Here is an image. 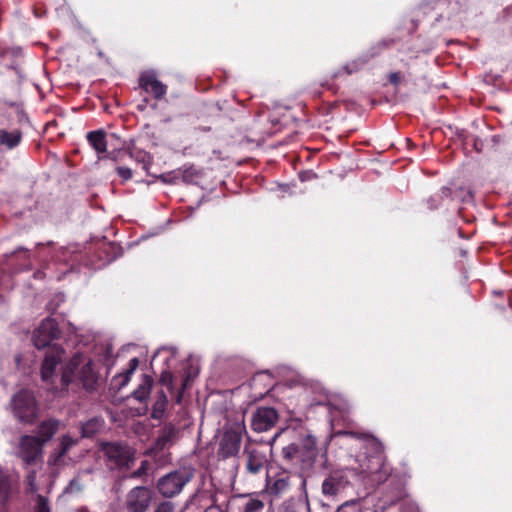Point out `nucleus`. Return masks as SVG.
<instances>
[{"label": "nucleus", "instance_id": "29", "mask_svg": "<svg viewBox=\"0 0 512 512\" xmlns=\"http://www.w3.org/2000/svg\"><path fill=\"white\" fill-rule=\"evenodd\" d=\"M336 512H362L361 502L359 499L345 501L337 508Z\"/></svg>", "mask_w": 512, "mask_h": 512}, {"label": "nucleus", "instance_id": "38", "mask_svg": "<svg viewBox=\"0 0 512 512\" xmlns=\"http://www.w3.org/2000/svg\"><path fill=\"white\" fill-rule=\"evenodd\" d=\"M402 75L400 72H391L388 75V81L394 86H398L401 83Z\"/></svg>", "mask_w": 512, "mask_h": 512}, {"label": "nucleus", "instance_id": "28", "mask_svg": "<svg viewBox=\"0 0 512 512\" xmlns=\"http://www.w3.org/2000/svg\"><path fill=\"white\" fill-rule=\"evenodd\" d=\"M129 156L133 159H135L137 162L142 164V167L145 171H148L149 165L151 163L150 155L143 151V150H137V151H130Z\"/></svg>", "mask_w": 512, "mask_h": 512}, {"label": "nucleus", "instance_id": "4", "mask_svg": "<svg viewBox=\"0 0 512 512\" xmlns=\"http://www.w3.org/2000/svg\"><path fill=\"white\" fill-rule=\"evenodd\" d=\"M100 450L111 470L130 468L135 459L134 450L124 442H102Z\"/></svg>", "mask_w": 512, "mask_h": 512}, {"label": "nucleus", "instance_id": "17", "mask_svg": "<svg viewBox=\"0 0 512 512\" xmlns=\"http://www.w3.org/2000/svg\"><path fill=\"white\" fill-rule=\"evenodd\" d=\"M86 139L98 154H103L107 151L106 132L103 129L88 132Z\"/></svg>", "mask_w": 512, "mask_h": 512}, {"label": "nucleus", "instance_id": "12", "mask_svg": "<svg viewBox=\"0 0 512 512\" xmlns=\"http://www.w3.org/2000/svg\"><path fill=\"white\" fill-rule=\"evenodd\" d=\"M59 426V420L54 418L44 420L38 425L37 431H34V461L41 453V446L52 439Z\"/></svg>", "mask_w": 512, "mask_h": 512}, {"label": "nucleus", "instance_id": "27", "mask_svg": "<svg viewBox=\"0 0 512 512\" xmlns=\"http://www.w3.org/2000/svg\"><path fill=\"white\" fill-rule=\"evenodd\" d=\"M100 429V422L98 419L93 418L88 420L82 425L81 431L83 437H92L94 436Z\"/></svg>", "mask_w": 512, "mask_h": 512}, {"label": "nucleus", "instance_id": "37", "mask_svg": "<svg viewBox=\"0 0 512 512\" xmlns=\"http://www.w3.org/2000/svg\"><path fill=\"white\" fill-rule=\"evenodd\" d=\"M117 175L123 180L128 181L133 177V172L130 168L125 166H117L115 168Z\"/></svg>", "mask_w": 512, "mask_h": 512}, {"label": "nucleus", "instance_id": "39", "mask_svg": "<svg viewBox=\"0 0 512 512\" xmlns=\"http://www.w3.org/2000/svg\"><path fill=\"white\" fill-rule=\"evenodd\" d=\"M187 381H188V379H187V378H186V379H184V380H183V383H182V385H181V388H180V389H178V390H177V392H176V395H175V402H176L177 404H180V403H181V401H182V398H183V392H184V390L186 389Z\"/></svg>", "mask_w": 512, "mask_h": 512}, {"label": "nucleus", "instance_id": "26", "mask_svg": "<svg viewBox=\"0 0 512 512\" xmlns=\"http://www.w3.org/2000/svg\"><path fill=\"white\" fill-rule=\"evenodd\" d=\"M289 488V476L279 475L273 482L269 483V491L273 495H280Z\"/></svg>", "mask_w": 512, "mask_h": 512}, {"label": "nucleus", "instance_id": "19", "mask_svg": "<svg viewBox=\"0 0 512 512\" xmlns=\"http://www.w3.org/2000/svg\"><path fill=\"white\" fill-rule=\"evenodd\" d=\"M263 384V391H259V396H264L271 387L273 386V378L272 374L269 372H260L256 373L251 381H250V387L254 390H256L259 386Z\"/></svg>", "mask_w": 512, "mask_h": 512}, {"label": "nucleus", "instance_id": "16", "mask_svg": "<svg viewBox=\"0 0 512 512\" xmlns=\"http://www.w3.org/2000/svg\"><path fill=\"white\" fill-rule=\"evenodd\" d=\"M176 427L172 423H166L159 431V436L157 437L153 447L151 448V452H159L163 450L166 446L172 444L176 437Z\"/></svg>", "mask_w": 512, "mask_h": 512}, {"label": "nucleus", "instance_id": "44", "mask_svg": "<svg viewBox=\"0 0 512 512\" xmlns=\"http://www.w3.org/2000/svg\"><path fill=\"white\" fill-rule=\"evenodd\" d=\"M54 125V122H48L45 124V128H48L49 126Z\"/></svg>", "mask_w": 512, "mask_h": 512}, {"label": "nucleus", "instance_id": "23", "mask_svg": "<svg viewBox=\"0 0 512 512\" xmlns=\"http://www.w3.org/2000/svg\"><path fill=\"white\" fill-rule=\"evenodd\" d=\"M167 404H168L167 395L165 394V392L163 390L159 391L157 393V399L154 402L153 407H152L151 417L155 420H161L166 411Z\"/></svg>", "mask_w": 512, "mask_h": 512}, {"label": "nucleus", "instance_id": "13", "mask_svg": "<svg viewBox=\"0 0 512 512\" xmlns=\"http://www.w3.org/2000/svg\"><path fill=\"white\" fill-rule=\"evenodd\" d=\"M32 394L28 390L17 393L11 402L14 416L22 423H29L32 416Z\"/></svg>", "mask_w": 512, "mask_h": 512}, {"label": "nucleus", "instance_id": "21", "mask_svg": "<svg viewBox=\"0 0 512 512\" xmlns=\"http://www.w3.org/2000/svg\"><path fill=\"white\" fill-rule=\"evenodd\" d=\"M153 383L154 380L151 376L144 375L137 389L133 391V397L140 402L147 400L150 395Z\"/></svg>", "mask_w": 512, "mask_h": 512}, {"label": "nucleus", "instance_id": "11", "mask_svg": "<svg viewBox=\"0 0 512 512\" xmlns=\"http://www.w3.org/2000/svg\"><path fill=\"white\" fill-rule=\"evenodd\" d=\"M279 420V414L273 407H258L251 417V429L257 433L271 430Z\"/></svg>", "mask_w": 512, "mask_h": 512}, {"label": "nucleus", "instance_id": "40", "mask_svg": "<svg viewBox=\"0 0 512 512\" xmlns=\"http://www.w3.org/2000/svg\"><path fill=\"white\" fill-rule=\"evenodd\" d=\"M56 307L57 305H53L52 302H50L48 305H47V308L48 310L54 312L56 310Z\"/></svg>", "mask_w": 512, "mask_h": 512}, {"label": "nucleus", "instance_id": "2", "mask_svg": "<svg viewBox=\"0 0 512 512\" xmlns=\"http://www.w3.org/2000/svg\"><path fill=\"white\" fill-rule=\"evenodd\" d=\"M317 440L309 431H301L298 442L284 446L281 450V461L286 469L294 472L300 478V489L307 497V477L314 469L318 456Z\"/></svg>", "mask_w": 512, "mask_h": 512}, {"label": "nucleus", "instance_id": "20", "mask_svg": "<svg viewBox=\"0 0 512 512\" xmlns=\"http://www.w3.org/2000/svg\"><path fill=\"white\" fill-rule=\"evenodd\" d=\"M451 197L452 190L448 187H442L426 200L427 208L429 210H436L442 205L445 199H450Z\"/></svg>", "mask_w": 512, "mask_h": 512}, {"label": "nucleus", "instance_id": "31", "mask_svg": "<svg viewBox=\"0 0 512 512\" xmlns=\"http://www.w3.org/2000/svg\"><path fill=\"white\" fill-rule=\"evenodd\" d=\"M10 491V483L8 477L0 469V501L3 502L7 499Z\"/></svg>", "mask_w": 512, "mask_h": 512}, {"label": "nucleus", "instance_id": "24", "mask_svg": "<svg viewBox=\"0 0 512 512\" xmlns=\"http://www.w3.org/2000/svg\"><path fill=\"white\" fill-rule=\"evenodd\" d=\"M21 140V133L18 130L8 132L5 129H0V145L5 146L7 149L16 147Z\"/></svg>", "mask_w": 512, "mask_h": 512}, {"label": "nucleus", "instance_id": "30", "mask_svg": "<svg viewBox=\"0 0 512 512\" xmlns=\"http://www.w3.org/2000/svg\"><path fill=\"white\" fill-rule=\"evenodd\" d=\"M264 509V503L255 498L249 499L240 512H261Z\"/></svg>", "mask_w": 512, "mask_h": 512}, {"label": "nucleus", "instance_id": "42", "mask_svg": "<svg viewBox=\"0 0 512 512\" xmlns=\"http://www.w3.org/2000/svg\"><path fill=\"white\" fill-rule=\"evenodd\" d=\"M33 277L34 278H40L41 277V271L34 272Z\"/></svg>", "mask_w": 512, "mask_h": 512}, {"label": "nucleus", "instance_id": "6", "mask_svg": "<svg viewBox=\"0 0 512 512\" xmlns=\"http://www.w3.org/2000/svg\"><path fill=\"white\" fill-rule=\"evenodd\" d=\"M246 433L244 423H236L227 429L219 442L217 456L219 459H228L236 456L241 447L242 436Z\"/></svg>", "mask_w": 512, "mask_h": 512}, {"label": "nucleus", "instance_id": "32", "mask_svg": "<svg viewBox=\"0 0 512 512\" xmlns=\"http://www.w3.org/2000/svg\"><path fill=\"white\" fill-rule=\"evenodd\" d=\"M34 512H51L49 500L42 495H37L35 497Z\"/></svg>", "mask_w": 512, "mask_h": 512}, {"label": "nucleus", "instance_id": "43", "mask_svg": "<svg viewBox=\"0 0 512 512\" xmlns=\"http://www.w3.org/2000/svg\"><path fill=\"white\" fill-rule=\"evenodd\" d=\"M321 504H322L323 507L330 508V504L329 503H325L323 500H321Z\"/></svg>", "mask_w": 512, "mask_h": 512}, {"label": "nucleus", "instance_id": "5", "mask_svg": "<svg viewBox=\"0 0 512 512\" xmlns=\"http://www.w3.org/2000/svg\"><path fill=\"white\" fill-rule=\"evenodd\" d=\"M193 477V470L180 468L160 477L157 481L156 488L164 498H173L182 492L183 488Z\"/></svg>", "mask_w": 512, "mask_h": 512}, {"label": "nucleus", "instance_id": "41", "mask_svg": "<svg viewBox=\"0 0 512 512\" xmlns=\"http://www.w3.org/2000/svg\"><path fill=\"white\" fill-rule=\"evenodd\" d=\"M65 453V449H63L57 456H54L53 462L56 461L57 457H61Z\"/></svg>", "mask_w": 512, "mask_h": 512}, {"label": "nucleus", "instance_id": "33", "mask_svg": "<svg viewBox=\"0 0 512 512\" xmlns=\"http://www.w3.org/2000/svg\"><path fill=\"white\" fill-rule=\"evenodd\" d=\"M173 379V374L169 370H164L160 375L159 382L172 393L174 390Z\"/></svg>", "mask_w": 512, "mask_h": 512}, {"label": "nucleus", "instance_id": "18", "mask_svg": "<svg viewBox=\"0 0 512 512\" xmlns=\"http://www.w3.org/2000/svg\"><path fill=\"white\" fill-rule=\"evenodd\" d=\"M129 367L124 372L114 376L111 382L113 388L120 390L130 381V378L139 365V359L134 357L129 361Z\"/></svg>", "mask_w": 512, "mask_h": 512}, {"label": "nucleus", "instance_id": "9", "mask_svg": "<svg viewBox=\"0 0 512 512\" xmlns=\"http://www.w3.org/2000/svg\"><path fill=\"white\" fill-rule=\"evenodd\" d=\"M245 459V472L251 475L261 473L268 464V457L265 449L255 445L247 444L243 450Z\"/></svg>", "mask_w": 512, "mask_h": 512}, {"label": "nucleus", "instance_id": "46", "mask_svg": "<svg viewBox=\"0 0 512 512\" xmlns=\"http://www.w3.org/2000/svg\"><path fill=\"white\" fill-rule=\"evenodd\" d=\"M383 46L386 48V47H388V46H389V44H388V43H386V42H383Z\"/></svg>", "mask_w": 512, "mask_h": 512}, {"label": "nucleus", "instance_id": "45", "mask_svg": "<svg viewBox=\"0 0 512 512\" xmlns=\"http://www.w3.org/2000/svg\"><path fill=\"white\" fill-rule=\"evenodd\" d=\"M74 483H75V481H74V480H72V481L70 482V484H69V487L71 488V487L74 485Z\"/></svg>", "mask_w": 512, "mask_h": 512}, {"label": "nucleus", "instance_id": "35", "mask_svg": "<svg viewBox=\"0 0 512 512\" xmlns=\"http://www.w3.org/2000/svg\"><path fill=\"white\" fill-rule=\"evenodd\" d=\"M154 512H175V504L171 501H161L157 504Z\"/></svg>", "mask_w": 512, "mask_h": 512}, {"label": "nucleus", "instance_id": "8", "mask_svg": "<svg viewBox=\"0 0 512 512\" xmlns=\"http://www.w3.org/2000/svg\"><path fill=\"white\" fill-rule=\"evenodd\" d=\"M61 337V330L58 322L50 317L44 319L39 328L34 330V347L37 349L49 348L54 344L52 341Z\"/></svg>", "mask_w": 512, "mask_h": 512}, {"label": "nucleus", "instance_id": "10", "mask_svg": "<svg viewBox=\"0 0 512 512\" xmlns=\"http://www.w3.org/2000/svg\"><path fill=\"white\" fill-rule=\"evenodd\" d=\"M153 491L146 486H136L126 495L125 507L128 512H146L152 502Z\"/></svg>", "mask_w": 512, "mask_h": 512}, {"label": "nucleus", "instance_id": "7", "mask_svg": "<svg viewBox=\"0 0 512 512\" xmlns=\"http://www.w3.org/2000/svg\"><path fill=\"white\" fill-rule=\"evenodd\" d=\"M350 486V481L345 470H333L329 472L321 484V494L329 502H335L338 497Z\"/></svg>", "mask_w": 512, "mask_h": 512}, {"label": "nucleus", "instance_id": "15", "mask_svg": "<svg viewBox=\"0 0 512 512\" xmlns=\"http://www.w3.org/2000/svg\"><path fill=\"white\" fill-rule=\"evenodd\" d=\"M139 87L150 93L156 100H161L167 93V86L157 79L152 71L143 72L138 79Z\"/></svg>", "mask_w": 512, "mask_h": 512}, {"label": "nucleus", "instance_id": "1", "mask_svg": "<svg viewBox=\"0 0 512 512\" xmlns=\"http://www.w3.org/2000/svg\"><path fill=\"white\" fill-rule=\"evenodd\" d=\"M65 355V349L54 344L45 351V355L40 367V377L48 389L58 397L68 394L70 385L74 384L76 372L83 362V354L76 352L61 367V374L58 380L57 367L62 363Z\"/></svg>", "mask_w": 512, "mask_h": 512}, {"label": "nucleus", "instance_id": "34", "mask_svg": "<svg viewBox=\"0 0 512 512\" xmlns=\"http://www.w3.org/2000/svg\"><path fill=\"white\" fill-rule=\"evenodd\" d=\"M361 68V65L358 61H352L348 64H346L345 66L342 67L341 70H339L335 76L338 77L339 75L342 74V72H345L346 74L350 75V74H353L355 72H358Z\"/></svg>", "mask_w": 512, "mask_h": 512}, {"label": "nucleus", "instance_id": "3", "mask_svg": "<svg viewBox=\"0 0 512 512\" xmlns=\"http://www.w3.org/2000/svg\"><path fill=\"white\" fill-rule=\"evenodd\" d=\"M365 440L366 450L370 454L367 472L372 481L384 483L391 475V467L386 462L385 447L376 437L369 434H361L359 437Z\"/></svg>", "mask_w": 512, "mask_h": 512}, {"label": "nucleus", "instance_id": "36", "mask_svg": "<svg viewBox=\"0 0 512 512\" xmlns=\"http://www.w3.org/2000/svg\"><path fill=\"white\" fill-rule=\"evenodd\" d=\"M150 468V463L148 460H143L140 464V467L132 472L131 477L132 478H141L144 475L147 474L148 470Z\"/></svg>", "mask_w": 512, "mask_h": 512}, {"label": "nucleus", "instance_id": "14", "mask_svg": "<svg viewBox=\"0 0 512 512\" xmlns=\"http://www.w3.org/2000/svg\"><path fill=\"white\" fill-rule=\"evenodd\" d=\"M78 381L84 390L94 392L99 386V375L94 370L92 360H88L85 364H81L76 372L75 382Z\"/></svg>", "mask_w": 512, "mask_h": 512}, {"label": "nucleus", "instance_id": "22", "mask_svg": "<svg viewBox=\"0 0 512 512\" xmlns=\"http://www.w3.org/2000/svg\"><path fill=\"white\" fill-rule=\"evenodd\" d=\"M17 454L26 465H30V463L32 462V437L31 436L24 435L21 437Z\"/></svg>", "mask_w": 512, "mask_h": 512}, {"label": "nucleus", "instance_id": "25", "mask_svg": "<svg viewBox=\"0 0 512 512\" xmlns=\"http://www.w3.org/2000/svg\"><path fill=\"white\" fill-rule=\"evenodd\" d=\"M38 257L41 261L48 262L54 257V242L49 241L46 244L37 243L34 246V258Z\"/></svg>", "mask_w": 512, "mask_h": 512}]
</instances>
